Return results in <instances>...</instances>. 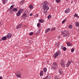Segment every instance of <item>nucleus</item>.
Returning <instances> with one entry per match:
<instances>
[{
	"mask_svg": "<svg viewBox=\"0 0 79 79\" xmlns=\"http://www.w3.org/2000/svg\"><path fill=\"white\" fill-rule=\"evenodd\" d=\"M42 6L44 8V13L45 14H47V11L49 9L48 6V3L47 2H44L42 3Z\"/></svg>",
	"mask_w": 79,
	"mask_h": 79,
	"instance_id": "nucleus-1",
	"label": "nucleus"
},
{
	"mask_svg": "<svg viewBox=\"0 0 79 79\" xmlns=\"http://www.w3.org/2000/svg\"><path fill=\"white\" fill-rule=\"evenodd\" d=\"M60 55H61V52L58 51L56 52L53 55V57H54V58H56V57H57L58 56H59Z\"/></svg>",
	"mask_w": 79,
	"mask_h": 79,
	"instance_id": "nucleus-2",
	"label": "nucleus"
},
{
	"mask_svg": "<svg viewBox=\"0 0 79 79\" xmlns=\"http://www.w3.org/2000/svg\"><path fill=\"white\" fill-rule=\"evenodd\" d=\"M24 9H20L16 13V15L17 16H19L21 15V14L23 11Z\"/></svg>",
	"mask_w": 79,
	"mask_h": 79,
	"instance_id": "nucleus-3",
	"label": "nucleus"
},
{
	"mask_svg": "<svg viewBox=\"0 0 79 79\" xmlns=\"http://www.w3.org/2000/svg\"><path fill=\"white\" fill-rule=\"evenodd\" d=\"M62 34L63 35L64 37H66V36L67 37H69V36L68 35V32L66 30L64 31Z\"/></svg>",
	"mask_w": 79,
	"mask_h": 79,
	"instance_id": "nucleus-4",
	"label": "nucleus"
},
{
	"mask_svg": "<svg viewBox=\"0 0 79 79\" xmlns=\"http://www.w3.org/2000/svg\"><path fill=\"white\" fill-rule=\"evenodd\" d=\"M52 68L53 70H55V69H56V68H58V65H57V64H56V63L54 62L53 63Z\"/></svg>",
	"mask_w": 79,
	"mask_h": 79,
	"instance_id": "nucleus-5",
	"label": "nucleus"
},
{
	"mask_svg": "<svg viewBox=\"0 0 79 79\" xmlns=\"http://www.w3.org/2000/svg\"><path fill=\"white\" fill-rule=\"evenodd\" d=\"M73 61L71 60L70 61H69L66 64H65V65L67 67H69V65L70 64H71V63H73Z\"/></svg>",
	"mask_w": 79,
	"mask_h": 79,
	"instance_id": "nucleus-6",
	"label": "nucleus"
},
{
	"mask_svg": "<svg viewBox=\"0 0 79 79\" xmlns=\"http://www.w3.org/2000/svg\"><path fill=\"white\" fill-rule=\"evenodd\" d=\"M60 64L61 65L62 67H64L65 66V64L64 63L63 61H61L60 62Z\"/></svg>",
	"mask_w": 79,
	"mask_h": 79,
	"instance_id": "nucleus-7",
	"label": "nucleus"
},
{
	"mask_svg": "<svg viewBox=\"0 0 79 79\" xmlns=\"http://www.w3.org/2000/svg\"><path fill=\"white\" fill-rule=\"evenodd\" d=\"M12 36V34L11 33H8L7 35V38L8 39H10Z\"/></svg>",
	"mask_w": 79,
	"mask_h": 79,
	"instance_id": "nucleus-8",
	"label": "nucleus"
},
{
	"mask_svg": "<svg viewBox=\"0 0 79 79\" xmlns=\"http://www.w3.org/2000/svg\"><path fill=\"white\" fill-rule=\"evenodd\" d=\"M66 44L68 47H72L73 44L71 43L67 42Z\"/></svg>",
	"mask_w": 79,
	"mask_h": 79,
	"instance_id": "nucleus-9",
	"label": "nucleus"
},
{
	"mask_svg": "<svg viewBox=\"0 0 79 79\" xmlns=\"http://www.w3.org/2000/svg\"><path fill=\"white\" fill-rule=\"evenodd\" d=\"M7 39V38L6 36H4L0 40V41H2V40H5Z\"/></svg>",
	"mask_w": 79,
	"mask_h": 79,
	"instance_id": "nucleus-10",
	"label": "nucleus"
},
{
	"mask_svg": "<svg viewBox=\"0 0 79 79\" xmlns=\"http://www.w3.org/2000/svg\"><path fill=\"white\" fill-rule=\"evenodd\" d=\"M16 76L17 77L21 78V73H17L16 74Z\"/></svg>",
	"mask_w": 79,
	"mask_h": 79,
	"instance_id": "nucleus-11",
	"label": "nucleus"
},
{
	"mask_svg": "<svg viewBox=\"0 0 79 79\" xmlns=\"http://www.w3.org/2000/svg\"><path fill=\"white\" fill-rule=\"evenodd\" d=\"M8 2V0H2V2L5 5V4H6L7 2Z\"/></svg>",
	"mask_w": 79,
	"mask_h": 79,
	"instance_id": "nucleus-12",
	"label": "nucleus"
},
{
	"mask_svg": "<svg viewBox=\"0 0 79 79\" xmlns=\"http://www.w3.org/2000/svg\"><path fill=\"white\" fill-rule=\"evenodd\" d=\"M70 11V10H69V8L67 9L66 10H65V13H69Z\"/></svg>",
	"mask_w": 79,
	"mask_h": 79,
	"instance_id": "nucleus-13",
	"label": "nucleus"
},
{
	"mask_svg": "<svg viewBox=\"0 0 79 79\" xmlns=\"http://www.w3.org/2000/svg\"><path fill=\"white\" fill-rule=\"evenodd\" d=\"M51 77V76L50 75H48V76L45 77V78L46 79H50V77Z\"/></svg>",
	"mask_w": 79,
	"mask_h": 79,
	"instance_id": "nucleus-14",
	"label": "nucleus"
},
{
	"mask_svg": "<svg viewBox=\"0 0 79 79\" xmlns=\"http://www.w3.org/2000/svg\"><path fill=\"white\" fill-rule=\"evenodd\" d=\"M13 11L14 12H17V11H18V9L16 8H14L13 9Z\"/></svg>",
	"mask_w": 79,
	"mask_h": 79,
	"instance_id": "nucleus-15",
	"label": "nucleus"
},
{
	"mask_svg": "<svg viewBox=\"0 0 79 79\" xmlns=\"http://www.w3.org/2000/svg\"><path fill=\"white\" fill-rule=\"evenodd\" d=\"M39 21L41 23H43L44 22V20L42 19H40L39 20Z\"/></svg>",
	"mask_w": 79,
	"mask_h": 79,
	"instance_id": "nucleus-16",
	"label": "nucleus"
},
{
	"mask_svg": "<svg viewBox=\"0 0 79 79\" xmlns=\"http://www.w3.org/2000/svg\"><path fill=\"white\" fill-rule=\"evenodd\" d=\"M29 8L31 10V9H32V8H33V5L30 4L29 6Z\"/></svg>",
	"mask_w": 79,
	"mask_h": 79,
	"instance_id": "nucleus-17",
	"label": "nucleus"
},
{
	"mask_svg": "<svg viewBox=\"0 0 79 79\" xmlns=\"http://www.w3.org/2000/svg\"><path fill=\"white\" fill-rule=\"evenodd\" d=\"M44 75V71H42L40 73V76H42Z\"/></svg>",
	"mask_w": 79,
	"mask_h": 79,
	"instance_id": "nucleus-18",
	"label": "nucleus"
},
{
	"mask_svg": "<svg viewBox=\"0 0 79 79\" xmlns=\"http://www.w3.org/2000/svg\"><path fill=\"white\" fill-rule=\"evenodd\" d=\"M50 30V28H47L45 31V33H47Z\"/></svg>",
	"mask_w": 79,
	"mask_h": 79,
	"instance_id": "nucleus-19",
	"label": "nucleus"
},
{
	"mask_svg": "<svg viewBox=\"0 0 79 79\" xmlns=\"http://www.w3.org/2000/svg\"><path fill=\"white\" fill-rule=\"evenodd\" d=\"M59 45H60V43L57 42L56 44V47H58Z\"/></svg>",
	"mask_w": 79,
	"mask_h": 79,
	"instance_id": "nucleus-20",
	"label": "nucleus"
},
{
	"mask_svg": "<svg viewBox=\"0 0 79 79\" xmlns=\"http://www.w3.org/2000/svg\"><path fill=\"white\" fill-rule=\"evenodd\" d=\"M25 3V1L24 0H23L21 1L20 3L21 5H23V3Z\"/></svg>",
	"mask_w": 79,
	"mask_h": 79,
	"instance_id": "nucleus-21",
	"label": "nucleus"
},
{
	"mask_svg": "<svg viewBox=\"0 0 79 79\" xmlns=\"http://www.w3.org/2000/svg\"><path fill=\"white\" fill-rule=\"evenodd\" d=\"M59 72L60 74H63V71H62V70L60 69L59 71Z\"/></svg>",
	"mask_w": 79,
	"mask_h": 79,
	"instance_id": "nucleus-22",
	"label": "nucleus"
},
{
	"mask_svg": "<svg viewBox=\"0 0 79 79\" xmlns=\"http://www.w3.org/2000/svg\"><path fill=\"white\" fill-rule=\"evenodd\" d=\"M43 71L44 72V73H46L47 71V69L46 68H44L43 69Z\"/></svg>",
	"mask_w": 79,
	"mask_h": 79,
	"instance_id": "nucleus-23",
	"label": "nucleus"
},
{
	"mask_svg": "<svg viewBox=\"0 0 79 79\" xmlns=\"http://www.w3.org/2000/svg\"><path fill=\"white\" fill-rule=\"evenodd\" d=\"M74 17H76V18H79V16H78V15L76 14H75L74 15Z\"/></svg>",
	"mask_w": 79,
	"mask_h": 79,
	"instance_id": "nucleus-24",
	"label": "nucleus"
},
{
	"mask_svg": "<svg viewBox=\"0 0 79 79\" xmlns=\"http://www.w3.org/2000/svg\"><path fill=\"white\" fill-rule=\"evenodd\" d=\"M14 6H15L14 5H12L11 6H10V10H11L12 8H14Z\"/></svg>",
	"mask_w": 79,
	"mask_h": 79,
	"instance_id": "nucleus-25",
	"label": "nucleus"
},
{
	"mask_svg": "<svg viewBox=\"0 0 79 79\" xmlns=\"http://www.w3.org/2000/svg\"><path fill=\"white\" fill-rule=\"evenodd\" d=\"M39 16V14H36L34 16V17L35 18H37Z\"/></svg>",
	"mask_w": 79,
	"mask_h": 79,
	"instance_id": "nucleus-26",
	"label": "nucleus"
},
{
	"mask_svg": "<svg viewBox=\"0 0 79 79\" xmlns=\"http://www.w3.org/2000/svg\"><path fill=\"white\" fill-rule=\"evenodd\" d=\"M69 29H72V28H73V25H69Z\"/></svg>",
	"mask_w": 79,
	"mask_h": 79,
	"instance_id": "nucleus-27",
	"label": "nucleus"
},
{
	"mask_svg": "<svg viewBox=\"0 0 79 79\" xmlns=\"http://www.w3.org/2000/svg\"><path fill=\"white\" fill-rule=\"evenodd\" d=\"M66 19H64V20L62 21V24H64V23H65L66 22Z\"/></svg>",
	"mask_w": 79,
	"mask_h": 79,
	"instance_id": "nucleus-28",
	"label": "nucleus"
},
{
	"mask_svg": "<svg viewBox=\"0 0 79 79\" xmlns=\"http://www.w3.org/2000/svg\"><path fill=\"white\" fill-rule=\"evenodd\" d=\"M55 30H56V28L55 27H53L51 29V31H55Z\"/></svg>",
	"mask_w": 79,
	"mask_h": 79,
	"instance_id": "nucleus-29",
	"label": "nucleus"
},
{
	"mask_svg": "<svg viewBox=\"0 0 79 79\" xmlns=\"http://www.w3.org/2000/svg\"><path fill=\"white\" fill-rule=\"evenodd\" d=\"M52 18V16H51V15H49L48 17V19H50V18Z\"/></svg>",
	"mask_w": 79,
	"mask_h": 79,
	"instance_id": "nucleus-30",
	"label": "nucleus"
},
{
	"mask_svg": "<svg viewBox=\"0 0 79 79\" xmlns=\"http://www.w3.org/2000/svg\"><path fill=\"white\" fill-rule=\"evenodd\" d=\"M19 26V27L20 28H21V27H22L23 26L22 24H20Z\"/></svg>",
	"mask_w": 79,
	"mask_h": 79,
	"instance_id": "nucleus-31",
	"label": "nucleus"
},
{
	"mask_svg": "<svg viewBox=\"0 0 79 79\" xmlns=\"http://www.w3.org/2000/svg\"><path fill=\"white\" fill-rule=\"evenodd\" d=\"M56 3H59L60 2V0H56Z\"/></svg>",
	"mask_w": 79,
	"mask_h": 79,
	"instance_id": "nucleus-32",
	"label": "nucleus"
},
{
	"mask_svg": "<svg viewBox=\"0 0 79 79\" xmlns=\"http://www.w3.org/2000/svg\"><path fill=\"white\" fill-rule=\"evenodd\" d=\"M63 50H64V51H66V47H64Z\"/></svg>",
	"mask_w": 79,
	"mask_h": 79,
	"instance_id": "nucleus-33",
	"label": "nucleus"
},
{
	"mask_svg": "<svg viewBox=\"0 0 79 79\" xmlns=\"http://www.w3.org/2000/svg\"><path fill=\"white\" fill-rule=\"evenodd\" d=\"M54 79H59V78H58V77L56 76L54 77Z\"/></svg>",
	"mask_w": 79,
	"mask_h": 79,
	"instance_id": "nucleus-34",
	"label": "nucleus"
},
{
	"mask_svg": "<svg viewBox=\"0 0 79 79\" xmlns=\"http://www.w3.org/2000/svg\"><path fill=\"white\" fill-rule=\"evenodd\" d=\"M16 28L17 29H19L20 27L19 26V25H18V26H17L16 27Z\"/></svg>",
	"mask_w": 79,
	"mask_h": 79,
	"instance_id": "nucleus-35",
	"label": "nucleus"
},
{
	"mask_svg": "<svg viewBox=\"0 0 79 79\" xmlns=\"http://www.w3.org/2000/svg\"><path fill=\"white\" fill-rule=\"evenodd\" d=\"M23 16H26H26H27V14L26 13H24L23 14Z\"/></svg>",
	"mask_w": 79,
	"mask_h": 79,
	"instance_id": "nucleus-36",
	"label": "nucleus"
},
{
	"mask_svg": "<svg viewBox=\"0 0 79 79\" xmlns=\"http://www.w3.org/2000/svg\"><path fill=\"white\" fill-rule=\"evenodd\" d=\"M39 33H40V30H39L37 32V33L36 34L37 35V34H39Z\"/></svg>",
	"mask_w": 79,
	"mask_h": 79,
	"instance_id": "nucleus-37",
	"label": "nucleus"
},
{
	"mask_svg": "<svg viewBox=\"0 0 79 79\" xmlns=\"http://www.w3.org/2000/svg\"><path fill=\"white\" fill-rule=\"evenodd\" d=\"M34 34V33H33V32H31L29 33V35H32V34Z\"/></svg>",
	"mask_w": 79,
	"mask_h": 79,
	"instance_id": "nucleus-38",
	"label": "nucleus"
},
{
	"mask_svg": "<svg viewBox=\"0 0 79 79\" xmlns=\"http://www.w3.org/2000/svg\"><path fill=\"white\" fill-rule=\"evenodd\" d=\"M71 51L72 52H73L74 51V49L72 48L71 49Z\"/></svg>",
	"mask_w": 79,
	"mask_h": 79,
	"instance_id": "nucleus-39",
	"label": "nucleus"
},
{
	"mask_svg": "<svg viewBox=\"0 0 79 79\" xmlns=\"http://www.w3.org/2000/svg\"><path fill=\"white\" fill-rule=\"evenodd\" d=\"M39 26H40V23H38L37 24V27H39Z\"/></svg>",
	"mask_w": 79,
	"mask_h": 79,
	"instance_id": "nucleus-40",
	"label": "nucleus"
},
{
	"mask_svg": "<svg viewBox=\"0 0 79 79\" xmlns=\"http://www.w3.org/2000/svg\"><path fill=\"white\" fill-rule=\"evenodd\" d=\"M63 47H64V45H63V44L61 46V47L62 48H63Z\"/></svg>",
	"mask_w": 79,
	"mask_h": 79,
	"instance_id": "nucleus-41",
	"label": "nucleus"
},
{
	"mask_svg": "<svg viewBox=\"0 0 79 79\" xmlns=\"http://www.w3.org/2000/svg\"><path fill=\"white\" fill-rule=\"evenodd\" d=\"M23 27H27V26H26V25H24L23 26Z\"/></svg>",
	"mask_w": 79,
	"mask_h": 79,
	"instance_id": "nucleus-42",
	"label": "nucleus"
},
{
	"mask_svg": "<svg viewBox=\"0 0 79 79\" xmlns=\"http://www.w3.org/2000/svg\"><path fill=\"white\" fill-rule=\"evenodd\" d=\"M3 78H2V76H0V79H2Z\"/></svg>",
	"mask_w": 79,
	"mask_h": 79,
	"instance_id": "nucleus-43",
	"label": "nucleus"
},
{
	"mask_svg": "<svg viewBox=\"0 0 79 79\" xmlns=\"http://www.w3.org/2000/svg\"><path fill=\"white\" fill-rule=\"evenodd\" d=\"M30 15V16H32V13H31Z\"/></svg>",
	"mask_w": 79,
	"mask_h": 79,
	"instance_id": "nucleus-44",
	"label": "nucleus"
},
{
	"mask_svg": "<svg viewBox=\"0 0 79 79\" xmlns=\"http://www.w3.org/2000/svg\"><path fill=\"white\" fill-rule=\"evenodd\" d=\"M57 37L58 39H59V38H60V36H58Z\"/></svg>",
	"mask_w": 79,
	"mask_h": 79,
	"instance_id": "nucleus-45",
	"label": "nucleus"
},
{
	"mask_svg": "<svg viewBox=\"0 0 79 79\" xmlns=\"http://www.w3.org/2000/svg\"><path fill=\"white\" fill-rule=\"evenodd\" d=\"M25 11H26V12L27 13V10H25Z\"/></svg>",
	"mask_w": 79,
	"mask_h": 79,
	"instance_id": "nucleus-46",
	"label": "nucleus"
},
{
	"mask_svg": "<svg viewBox=\"0 0 79 79\" xmlns=\"http://www.w3.org/2000/svg\"><path fill=\"white\" fill-rule=\"evenodd\" d=\"M66 0V1H68V0Z\"/></svg>",
	"mask_w": 79,
	"mask_h": 79,
	"instance_id": "nucleus-47",
	"label": "nucleus"
},
{
	"mask_svg": "<svg viewBox=\"0 0 79 79\" xmlns=\"http://www.w3.org/2000/svg\"><path fill=\"white\" fill-rule=\"evenodd\" d=\"M75 1H76V0H74Z\"/></svg>",
	"mask_w": 79,
	"mask_h": 79,
	"instance_id": "nucleus-48",
	"label": "nucleus"
},
{
	"mask_svg": "<svg viewBox=\"0 0 79 79\" xmlns=\"http://www.w3.org/2000/svg\"><path fill=\"white\" fill-rule=\"evenodd\" d=\"M22 70H23V69H22Z\"/></svg>",
	"mask_w": 79,
	"mask_h": 79,
	"instance_id": "nucleus-49",
	"label": "nucleus"
}]
</instances>
